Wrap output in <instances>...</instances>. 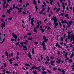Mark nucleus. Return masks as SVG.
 <instances>
[{"instance_id":"60","label":"nucleus","mask_w":74,"mask_h":74,"mask_svg":"<svg viewBox=\"0 0 74 74\" xmlns=\"http://www.w3.org/2000/svg\"><path fill=\"white\" fill-rule=\"evenodd\" d=\"M58 70L60 71H61V69H60V68H59L58 69Z\"/></svg>"},{"instance_id":"25","label":"nucleus","mask_w":74,"mask_h":74,"mask_svg":"<svg viewBox=\"0 0 74 74\" xmlns=\"http://www.w3.org/2000/svg\"><path fill=\"white\" fill-rule=\"evenodd\" d=\"M47 72H45V71H43L41 72L42 74H47Z\"/></svg>"},{"instance_id":"29","label":"nucleus","mask_w":74,"mask_h":74,"mask_svg":"<svg viewBox=\"0 0 74 74\" xmlns=\"http://www.w3.org/2000/svg\"><path fill=\"white\" fill-rule=\"evenodd\" d=\"M61 71L62 72L63 74H64V73H65V71L64 70H62Z\"/></svg>"},{"instance_id":"44","label":"nucleus","mask_w":74,"mask_h":74,"mask_svg":"<svg viewBox=\"0 0 74 74\" xmlns=\"http://www.w3.org/2000/svg\"><path fill=\"white\" fill-rule=\"evenodd\" d=\"M31 34L30 33H28L27 35H28V36H29L30 35H31Z\"/></svg>"},{"instance_id":"58","label":"nucleus","mask_w":74,"mask_h":74,"mask_svg":"<svg viewBox=\"0 0 74 74\" xmlns=\"http://www.w3.org/2000/svg\"><path fill=\"white\" fill-rule=\"evenodd\" d=\"M34 43L36 44H38V42H35Z\"/></svg>"},{"instance_id":"38","label":"nucleus","mask_w":74,"mask_h":74,"mask_svg":"<svg viewBox=\"0 0 74 74\" xmlns=\"http://www.w3.org/2000/svg\"><path fill=\"white\" fill-rule=\"evenodd\" d=\"M29 21H30L31 20V15H29Z\"/></svg>"},{"instance_id":"31","label":"nucleus","mask_w":74,"mask_h":74,"mask_svg":"<svg viewBox=\"0 0 74 74\" xmlns=\"http://www.w3.org/2000/svg\"><path fill=\"white\" fill-rule=\"evenodd\" d=\"M8 62H12V59H9L8 60Z\"/></svg>"},{"instance_id":"63","label":"nucleus","mask_w":74,"mask_h":74,"mask_svg":"<svg viewBox=\"0 0 74 74\" xmlns=\"http://www.w3.org/2000/svg\"><path fill=\"white\" fill-rule=\"evenodd\" d=\"M12 19V18H10L8 19V20H11Z\"/></svg>"},{"instance_id":"50","label":"nucleus","mask_w":74,"mask_h":74,"mask_svg":"<svg viewBox=\"0 0 74 74\" xmlns=\"http://www.w3.org/2000/svg\"><path fill=\"white\" fill-rule=\"evenodd\" d=\"M22 43H23V44H27V43L26 42H22Z\"/></svg>"},{"instance_id":"2","label":"nucleus","mask_w":74,"mask_h":74,"mask_svg":"<svg viewBox=\"0 0 74 74\" xmlns=\"http://www.w3.org/2000/svg\"><path fill=\"white\" fill-rule=\"evenodd\" d=\"M15 5H13V8H12V7H11L10 8L9 10H8L7 11V12H8V13L9 14H10V11H11L10 10H13V9H14V8H16L17 10H22V9H23L22 8H19L18 7V6H16V7L15 6Z\"/></svg>"},{"instance_id":"10","label":"nucleus","mask_w":74,"mask_h":74,"mask_svg":"<svg viewBox=\"0 0 74 74\" xmlns=\"http://www.w3.org/2000/svg\"><path fill=\"white\" fill-rule=\"evenodd\" d=\"M28 56L30 59H32V55H31V54L30 53V52H29V54H28Z\"/></svg>"},{"instance_id":"12","label":"nucleus","mask_w":74,"mask_h":74,"mask_svg":"<svg viewBox=\"0 0 74 74\" xmlns=\"http://www.w3.org/2000/svg\"><path fill=\"white\" fill-rule=\"evenodd\" d=\"M1 27H2V29H3V27H5V22H4L3 23H2L1 24Z\"/></svg>"},{"instance_id":"27","label":"nucleus","mask_w":74,"mask_h":74,"mask_svg":"<svg viewBox=\"0 0 74 74\" xmlns=\"http://www.w3.org/2000/svg\"><path fill=\"white\" fill-rule=\"evenodd\" d=\"M25 65L26 66H30L29 64H25Z\"/></svg>"},{"instance_id":"19","label":"nucleus","mask_w":74,"mask_h":74,"mask_svg":"<svg viewBox=\"0 0 74 74\" xmlns=\"http://www.w3.org/2000/svg\"><path fill=\"white\" fill-rule=\"evenodd\" d=\"M34 48H33L32 49V54H34Z\"/></svg>"},{"instance_id":"14","label":"nucleus","mask_w":74,"mask_h":74,"mask_svg":"<svg viewBox=\"0 0 74 74\" xmlns=\"http://www.w3.org/2000/svg\"><path fill=\"white\" fill-rule=\"evenodd\" d=\"M56 47H58V48H61V47H60V45H58V43H57L56 44Z\"/></svg>"},{"instance_id":"41","label":"nucleus","mask_w":74,"mask_h":74,"mask_svg":"<svg viewBox=\"0 0 74 74\" xmlns=\"http://www.w3.org/2000/svg\"><path fill=\"white\" fill-rule=\"evenodd\" d=\"M72 61L73 60H70L69 61V62L71 63V62H72Z\"/></svg>"},{"instance_id":"13","label":"nucleus","mask_w":74,"mask_h":74,"mask_svg":"<svg viewBox=\"0 0 74 74\" xmlns=\"http://www.w3.org/2000/svg\"><path fill=\"white\" fill-rule=\"evenodd\" d=\"M34 18H32L31 19V24L32 25V26H33L34 25V24H33V22H34Z\"/></svg>"},{"instance_id":"49","label":"nucleus","mask_w":74,"mask_h":74,"mask_svg":"<svg viewBox=\"0 0 74 74\" xmlns=\"http://www.w3.org/2000/svg\"><path fill=\"white\" fill-rule=\"evenodd\" d=\"M71 2H70V0H69V6H70V3Z\"/></svg>"},{"instance_id":"55","label":"nucleus","mask_w":74,"mask_h":74,"mask_svg":"<svg viewBox=\"0 0 74 74\" xmlns=\"http://www.w3.org/2000/svg\"><path fill=\"white\" fill-rule=\"evenodd\" d=\"M50 59H54V57L52 56L51 57Z\"/></svg>"},{"instance_id":"22","label":"nucleus","mask_w":74,"mask_h":74,"mask_svg":"<svg viewBox=\"0 0 74 74\" xmlns=\"http://www.w3.org/2000/svg\"><path fill=\"white\" fill-rule=\"evenodd\" d=\"M35 67H36V66L34 65L33 66V67H32V68H31L30 70H32L33 69H35Z\"/></svg>"},{"instance_id":"18","label":"nucleus","mask_w":74,"mask_h":74,"mask_svg":"<svg viewBox=\"0 0 74 74\" xmlns=\"http://www.w3.org/2000/svg\"><path fill=\"white\" fill-rule=\"evenodd\" d=\"M62 23H67V21L65 20L64 21H61Z\"/></svg>"},{"instance_id":"56","label":"nucleus","mask_w":74,"mask_h":74,"mask_svg":"<svg viewBox=\"0 0 74 74\" xmlns=\"http://www.w3.org/2000/svg\"><path fill=\"white\" fill-rule=\"evenodd\" d=\"M45 63L46 64H48V61H46L45 62Z\"/></svg>"},{"instance_id":"20","label":"nucleus","mask_w":74,"mask_h":74,"mask_svg":"<svg viewBox=\"0 0 74 74\" xmlns=\"http://www.w3.org/2000/svg\"><path fill=\"white\" fill-rule=\"evenodd\" d=\"M5 55H6V56H8V55H9V54H8V52H7V51L5 52Z\"/></svg>"},{"instance_id":"33","label":"nucleus","mask_w":74,"mask_h":74,"mask_svg":"<svg viewBox=\"0 0 74 74\" xmlns=\"http://www.w3.org/2000/svg\"><path fill=\"white\" fill-rule=\"evenodd\" d=\"M50 1L51 5H52V2H53V1H51V0H50Z\"/></svg>"},{"instance_id":"23","label":"nucleus","mask_w":74,"mask_h":74,"mask_svg":"<svg viewBox=\"0 0 74 74\" xmlns=\"http://www.w3.org/2000/svg\"><path fill=\"white\" fill-rule=\"evenodd\" d=\"M5 39L4 38L3 39V41L2 42H0V43L1 44H3V42H4V41H5Z\"/></svg>"},{"instance_id":"16","label":"nucleus","mask_w":74,"mask_h":74,"mask_svg":"<svg viewBox=\"0 0 74 74\" xmlns=\"http://www.w3.org/2000/svg\"><path fill=\"white\" fill-rule=\"evenodd\" d=\"M13 56V54L12 53H11V54H9V56L10 58H11V57H12Z\"/></svg>"},{"instance_id":"54","label":"nucleus","mask_w":74,"mask_h":74,"mask_svg":"<svg viewBox=\"0 0 74 74\" xmlns=\"http://www.w3.org/2000/svg\"><path fill=\"white\" fill-rule=\"evenodd\" d=\"M65 41L66 42H67V38H66L65 39Z\"/></svg>"},{"instance_id":"39","label":"nucleus","mask_w":74,"mask_h":74,"mask_svg":"<svg viewBox=\"0 0 74 74\" xmlns=\"http://www.w3.org/2000/svg\"><path fill=\"white\" fill-rule=\"evenodd\" d=\"M4 67H6L7 66V64H6V63H4Z\"/></svg>"},{"instance_id":"47","label":"nucleus","mask_w":74,"mask_h":74,"mask_svg":"<svg viewBox=\"0 0 74 74\" xmlns=\"http://www.w3.org/2000/svg\"><path fill=\"white\" fill-rule=\"evenodd\" d=\"M47 29H48V30H50L51 27H48L47 28Z\"/></svg>"},{"instance_id":"34","label":"nucleus","mask_w":74,"mask_h":74,"mask_svg":"<svg viewBox=\"0 0 74 74\" xmlns=\"http://www.w3.org/2000/svg\"><path fill=\"white\" fill-rule=\"evenodd\" d=\"M41 68V66H39V67H36L35 69L36 70H37V69H40V68Z\"/></svg>"},{"instance_id":"40","label":"nucleus","mask_w":74,"mask_h":74,"mask_svg":"<svg viewBox=\"0 0 74 74\" xmlns=\"http://www.w3.org/2000/svg\"><path fill=\"white\" fill-rule=\"evenodd\" d=\"M43 3L44 4V5L45 7L46 6V4L45 3V2H43Z\"/></svg>"},{"instance_id":"17","label":"nucleus","mask_w":74,"mask_h":74,"mask_svg":"<svg viewBox=\"0 0 74 74\" xmlns=\"http://www.w3.org/2000/svg\"><path fill=\"white\" fill-rule=\"evenodd\" d=\"M37 24L38 25H37V26H36V28H37L38 29V27H39V26H40V23H39V22H38L37 23Z\"/></svg>"},{"instance_id":"45","label":"nucleus","mask_w":74,"mask_h":74,"mask_svg":"<svg viewBox=\"0 0 74 74\" xmlns=\"http://www.w3.org/2000/svg\"><path fill=\"white\" fill-rule=\"evenodd\" d=\"M33 72L34 74H37V73L36 72V71H33Z\"/></svg>"},{"instance_id":"53","label":"nucleus","mask_w":74,"mask_h":74,"mask_svg":"<svg viewBox=\"0 0 74 74\" xmlns=\"http://www.w3.org/2000/svg\"><path fill=\"white\" fill-rule=\"evenodd\" d=\"M40 57L41 58V60H42V59H43V57H42V56H40Z\"/></svg>"},{"instance_id":"24","label":"nucleus","mask_w":74,"mask_h":74,"mask_svg":"<svg viewBox=\"0 0 74 74\" xmlns=\"http://www.w3.org/2000/svg\"><path fill=\"white\" fill-rule=\"evenodd\" d=\"M40 30H41L42 32H44L45 31V30H44V29H40Z\"/></svg>"},{"instance_id":"11","label":"nucleus","mask_w":74,"mask_h":74,"mask_svg":"<svg viewBox=\"0 0 74 74\" xmlns=\"http://www.w3.org/2000/svg\"><path fill=\"white\" fill-rule=\"evenodd\" d=\"M61 59H60L59 60H58L56 62V63L57 64H59L60 63V62H61Z\"/></svg>"},{"instance_id":"43","label":"nucleus","mask_w":74,"mask_h":74,"mask_svg":"<svg viewBox=\"0 0 74 74\" xmlns=\"http://www.w3.org/2000/svg\"><path fill=\"white\" fill-rule=\"evenodd\" d=\"M28 40H32V38H28Z\"/></svg>"},{"instance_id":"26","label":"nucleus","mask_w":74,"mask_h":74,"mask_svg":"<svg viewBox=\"0 0 74 74\" xmlns=\"http://www.w3.org/2000/svg\"><path fill=\"white\" fill-rule=\"evenodd\" d=\"M34 31L36 33H37V31L36 30V28H34Z\"/></svg>"},{"instance_id":"32","label":"nucleus","mask_w":74,"mask_h":74,"mask_svg":"<svg viewBox=\"0 0 74 74\" xmlns=\"http://www.w3.org/2000/svg\"><path fill=\"white\" fill-rule=\"evenodd\" d=\"M19 42H18L16 43L15 45L16 46H18L19 45Z\"/></svg>"},{"instance_id":"3","label":"nucleus","mask_w":74,"mask_h":74,"mask_svg":"<svg viewBox=\"0 0 74 74\" xmlns=\"http://www.w3.org/2000/svg\"><path fill=\"white\" fill-rule=\"evenodd\" d=\"M71 38V42H72V41H73V42H72V44H74V35L73 34L71 35V36L69 34L68 35V39H70Z\"/></svg>"},{"instance_id":"30","label":"nucleus","mask_w":74,"mask_h":74,"mask_svg":"<svg viewBox=\"0 0 74 74\" xmlns=\"http://www.w3.org/2000/svg\"><path fill=\"white\" fill-rule=\"evenodd\" d=\"M74 56V53L73 52L72 53V55H71V58H73V57Z\"/></svg>"},{"instance_id":"64","label":"nucleus","mask_w":74,"mask_h":74,"mask_svg":"<svg viewBox=\"0 0 74 74\" xmlns=\"http://www.w3.org/2000/svg\"><path fill=\"white\" fill-rule=\"evenodd\" d=\"M69 15H68V14H66V15H65V17H67V16H68Z\"/></svg>"},{"instance_id":"35","label":"nucleus","mask_w":74,"mask_h":74,"mask_svg":"<svg viewBox=\"0 0 74 74\" xmlns=\"http://www.w3.org/2000/svg\"><path fill=\"white\" fill-rule=\"evenodd\" d=\"M47 71H48L49 73H51V74H52V72H51V71H49L48 69H47Z\"/></svg>"},{"instance_id":"62","label":"nucleus","mask_w":74,"mask_h":74,"mask_svg":"<svg viewBox=\"0 0 74 74\" xmlns=\"http://www.w3.org/2000/svg\"><path fill=\"white\" fill-rule=\"evenodd\" d=\"M71 32H69L68 33V34H71Z\"/></svg>"},{"instance_id":"15","label":"nucleus","mask_w":74,"mask_h":74,"mask_svg":"<svg viewBox=\"0 0 74 74\" xmlns=\"http://www.w3.org/2000/svg\"><path fill=\"white\" fill-rule=\"evenodd\" d=\"M23 48H25V49H23L24 51H26L27 50V47L26 46H23Z\"/></svg>"},{"instance_id":"28","label":"nucleus","mask_w":74,"mask_h":74,"mask_svg":"<svg viewBox=\"0 0 74 74\" xmlns=\"http://www.w3.org/2000/svg\"><path fill=\"white\" fill-rule=\"evenodd\" d=\"M47 12H49V10H50V8H49V6L48 8H47Z\"/></svg>"},{"instance_id":"57","label":"nucleus","mask_w":74,"mask_h":74,"mask_svg":"<svg viewBox=\"0 0 74 74\" xmlns=\"http://www.w3.org/2000/svg\"><path fill=\"white\" fill-rule=\"evenodd\" d=\"M70 9L71 10H73V9H72V7H70Z\"/></svg>"},{"instance_id":"1","label":"nucleus","mask_w":74,"mask_h":74,"mask_svg":"<svg viewBox=\"0 0 74 74\" xmlns=\"http://www.w3.org/2000/svg\"><path fill=\"white\" fill-rule=\"evenodd\" d=\"M43 38L44 40L45 41H43V43H42L41 42H40V44L41 45L43 46V48L44 50H46V48L45 47V42H47L48 40V39H46V37L45 36H43Z\"/></svg>"},{"instance_id":"51","label":"nucleus","mask_w":74,"mask_h":74,"mask_svg":"<svg viewBox=\"0 0 74 74\" xmlns=\"http://www.w3.org/2000/svg\"><path fill=\"white\" fill-rule=\"evenodd\" d=\"M57 68H54L53 69V70H57Z\"/></svg>"},{"instance_id":"52","label":"nucleus","mask_w":74,"mask_h":74,"mask_svg":"<svg viewBox=\"0 0 74 74\" xmlns=\"http://www.w3.org/2000/svg\"><path fill=\"white\" fill-rule=\"evenodd\" d=\"M22 12V10H19V11L18 12L19 13V12Z\"/></svg>"},{"instance_id":"36","label":"nucleus","mask_w":74,"mask_h":74,"mask_svg":"<svg viewBox=\"0 0 74 74\" xmlns=\"http://www.w3.org/2000/svg\"><path fill=\"white\" fill-rule=\"evenodd\" d=\"M13 65H14V66H18V64L16 63L13 64Z\"/></svg>"},{"instance_id":"42","label":"nucleus","mask_w":74,"mask_h":74,"mask_svg":"<svg viewBox=\"0 0 74 74\" xmlns=\"http://www.w3.org/2000/svg\"><path fill=\"white\" fill-rule=\"evenodd\" d=\"M63 39H64V38H63V37H62L61 38V39L60 40L61 41H63Z\"/></svg>"},{"instance_id":"61","label":"nucleus","mask_w":74,"mask_h":74,"mask_svg":"<svg viewBox=\"0 0 74 74\" xmlns=\"http://www.w3.org/2000/svg\"><path fill=\"white\" fill-rule=\"evenodd\" d=\"M27 5H29V3H27L26 4V7H27Z\"/></svg>"},{"instance_id":"7","label":"nucleus","mask_w":74,"mask_h":74,"mask_svg":"<svg viewBox=\"0 0 74 74\" xmlns=\"http://www.w3.org/2000/svg\"><path fill=\"white\" fill-rule=\"evenodd\" d=\"M60 1L61 2V3H62V7H63V10H64V8H65V5H64V3H63L62 2V0H60Z\"/></svg>"},{"instance_id":"6","label":"nucleus","mask_w":74,"mask_h":74,"mask_svg":"<svg viewBox=\"0 0 74 74\" xmlns=\"http://www.w3.org/2000/svg\"><path fill=\"white\" fill-rule=\"evenodd\" d=\"M33 2H34V4L35 5H36L35 6L36 11H37V9H38V8H37V5L36 4V0H35L33 1Z\"/></svg>"},{"instance_id":"4","label":"nucleus","mask_w":74,"mask_h":74,"mask_svg":"<svg viewBox=\"0 0 74 74\" xmlns=\"http://www.w3.org/2000/svg\"><path fill=\"white\" fill-rule=\"evenodd\" d=\"M51 20L52 21H53L54 20V23H55L57 21H58V20L56 19V17L53 16V18H51Z\"/></svg>"},{"instance_id":"21","label":"nucleus","mask_w":74,"mask_h":74,"mask_svg":"<svg viewBox=\"0 0 74 74\" xmlns=\"http://www.w3.org/2000/svg\"><path fill=\"white\" fill-rule=\"evenodd\" d=\"M67 55H68V53H66L65 55L64 56L65 58H67Z\"/></svg>"},{"instance_id":"59","label":"nucleus","mask_w":74,"mask_h":74,"mask_svg":"<svg viewBox=\"0 0 74 74\" xmlns=\"http://www.w3.org/2000/svg\"><path fill=\"white\" fill-rule=\"evenodd\" d=\"M24 37V39H25V38H26L27 37V36H25Z\"/></svg>"},{"instance_id":"37","label":"nucleus","mask_w":74,"mask_h":74,"mask_svg":"<svg viewBox=\"0 0 74 74\" xmlns=\"http://www.w3.org/2000/svg\"><path fill=\"white\" fill-rule=\"evenodd\" d=\"M6 73L7 74H9V73H11V72H10V71H6Z\"/></svg>"},{"instance_id":"48","label":"nucleus","mask_w":74,"mask_h":74,"mask_svg":"<svg viewBox=\"0 0 74 74\" xmlns=\"http://www.w3.org/2000/svg\"><path fill=\"white\" fill-rule=\"evenodd\" d=\"M60 10V8H59L56 10V12H58V11H59Z\"/></svg>"},{"instance_id":"46","label":"nucleus","mask_w":74,"mask_h":74,"mask_svg":"<svg viewBox=\"0 0 74 74\" xmlns=\"http://www.w3.org/2000/svg\"><path fill=\"white\" fill-rule=\"evenodd\" d=\"M55 26H58V24L57 23H54Z\"/></svg>"},{"instance_id":"9","label":"nucleus","mask_w":74,"mask_h":74,"mask_svg":"<svg viewBox=\"0 0 74 74\" xmlns=\"http://www.w3.org/2000/svg\"><path fill=\"white\" fill-rule=\"evenodd\" d=\"M72 23L73 21H70L68 23H67V25H68L67 27H69V26H70V25H71V23Z\"/></svg>"},{"instance_id":"8","label":"nucleus","mask_w":74,"mask_h":74,"mask_svg":"<svg viewBox=\"0 0 74 74\" xmlns=\"http://www.w3.org/2000/svg\"><path fill=\"white\" fill-rule=\"evenodd\" d=\"M6 2H5L4 3H3V8H7V6H8V4H6ZM5 4H6V6L4 5H5Z\"/></svg>"},{"instance_id":"5","label":"nucleus","mask_w":74,"mask_h":74,"mask_svg":"<svg viewBox=\"0 0 74 74\" xmlns=\"http://www.w3.org/2000/svg\"><path fill=\"white\" fill-rule=\"evenodd\" d=\"M12 36L14 38V40L15 41H16V39H17V38L18 37H17V36L16 34H12Z\"/></svg>"}]
</instances>
